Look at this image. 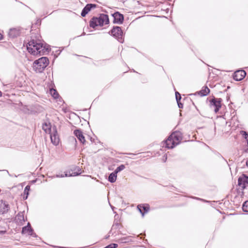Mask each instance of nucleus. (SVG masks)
<instances>
[{
    "label": "nucleus",
    "instance_id": "obj_9",
    "mask_svg": "<svg viewBox=\"0 0 248 248\" xmlns=\"http://www.w3.org/2000/svg\"><path fill=\"white\" fill-rule=\"evenodd\" d=\"M10 207L9 204L3 201H0V214H4L8 212Z\"/></svg>",
    "mask_w": 248,
    "mask_h": 248
},
{
    "label": "nucleus",
    "instance_id": "obj_1",
    "mask_svg": "<svg viewBox=\"0 0 248 248\" xmlns=\"http://www.w3.org/2000/svg\"><path fill=\"white\" fill-rule=\"evenodd\" d=\"M28 52L32 55H43L46 52H48V46L44 45L40 40H32L30 41L27 46Z\"/></svg>",
    "mask_w": 248,
    "mask_h": 248
},
{
    "label": "nucleus",
    "instance_id": "obj_14",
    "mask_svg": "<svg viewBox=\"0 0 248 248\" xmlns=\"http://www.w3.org/2000/svg\"><path fill=\"white\" fill-rule=\"evenodd\" d=\"M32 230L31 228L29 223H28L27 226H25L22 228V233L26 235H32Z\"/></svg>",
    "mask_w": 248,
    "mask_h": 248
},
{
    "label": "nucleus",
    "instance_id": "obj_22",
    "mask_svg": "<svg viewBox=\"0 0 248 248\" xmlns=\"http://www.w3.org/2000/svg\"><path fill=\"white\" fill-rule=\"evenodd\" d=\"M30 189V186H27L24 191V194L26 195V197H24V199H27L28 198V196L29 195V191Z\"/></svg>",
    "mask_w": 248,
    "mask_h": 248
},
{
    "label": "nucleus",
    "instance_id": "obj_17",
    "mask_svg": "<svg viewBox=\"0 0 248 248\" xmlns=\"http://www.w3.org/2000/svg\"><path fill=\"white\" fill-rule=\"evenodd\" d=\"M19 34V31L16 29H11L9 32V35L12 37H15Z\"/></svg>",
    "mask_w": 248,
    "mask_h": 248
},
{
    "label": "nucleus",
    "instance_id": "obj_20",
    "mask_svg": "<svg viewBox=\"0 0 248 248\" xmlns=\"http://www.w3.org/2000/svg\"><path fill=\"white\" fill-rule=\"evenodd\" d=\"M210 92V90L207 87H204L200 92V94L202 96H205Z\"/></svg>",
    "mask_w": 248,
    "mask_h": 248
},
{
    "label": "nucleus",
    "instance_id": "obj_26",
    "mask_svg": "<svg viewBox=\"0 0 248 248\" xmlns=\"http://www.w3.org/2000/svg\"><path fill=\"white\" fill-rule=\"evenodd\" d=\"M241 133L243 134V135H245V138L246 139L247 141V143L248 145V134L247 133L246 131H242Z\"/></svg>",
    "mask_w": 248,
    "mask_h": 248
},
{
    "label": "nucleus",
    "instance_id": "obj_11",
    "mask_svg": "<svg viewBox=\"0 0 248 248\" xmlns=\"http://www.w3.org/2000/svg\"><path fill=\"white\" fill-rule=\"evenodd\" d=\"M114 17V22L117 23H122L124 20L123 15L119 12H115L112 15Z\"/></svg>",
    "mask_w": 248,
    "mask_h": 248
},
{
    "label": "nucleus",
    "instance_id": "obj_21",
    "mask_svg": "<svg viewBox=\"0 0 248 248\" xmlns=\"http://www.w3.org/2000/svg\"><path fill=\"white\" fill-rule=\"evenodd\" d=\"M50 93L54 98H57L59 94L56 90L54 89H50L49 90Z\"/></svg>",
    "mask_w": 248,
    "mask_h": 248
},
{
    "label": "nucleus",
    "instance_id": "obj_15",
    "mask_svg": "<svg viewBox=\"0 0 248 248\" xmlns=\"http://www.w3.org/2000/svg\"><path fill=\"white\" fill-rule=\"evenodd\" d=\"M80 173L77 172H72L70 173V172H65L63 174H62L61 175L58 174L56 176V177H70V176H77Z\"/></svg>",
    "mask_w": 248,
    "mask_h": 248
},
{
    "label": "nucleus",
    "instance_id": "obj_23",
    "mask_svg": "<svg viewBox=\"0 0 248 248\" xmlns=\"http://www.w3.org/2000/svg\"><path fill=\"white\" fill-rule=\"evenodd\" d=\"M125 169V166L124 165H121L116 168L114 171L115 173L117 174L119 172L124 170Z\"/></svg>",
    "mask_w": 248,
    "mask_h": 248
},
{
    "label": "nucleus",
    "instance_id": "obj_30",
    "mask_svg": "<svg viewBox=\"0 0 248 248\" xmlns=\"http://www.w3.org/2000/svg\"><path fill=\"white\" fill-rule=\"evenodd\" d=\"M2 96V93L0 91V97Z\"/></svg>",
    "mask_w": 248,
    "mask_h": 248
},
{
    "label": "nucleus",
    "instance_id": "obj_27",
    "mask_svg": "<svg viewBox=\"0 0 248 248\" xmlns=\"http://www.w3.org/2000/svg\"><path fill=\"white\" fill-rule=\"evenodd\" d=\"M177 103L179 108H183V104L182 103H181L179 101L177 102Z\"/></svg>",
    "mask_w": 248,
    "mask_h": 248
},
{
    "label": "nucleus",
    "instance_id": "obj_13",
    "mask_svg": "<svg viewBox=\"0 0 248 248\" xmlns=\"http://www.w3.org/2000/svg\"><path fill=\"white\" fill-rule=\"evenodd\" d=\"M95 5L92 4H87L83 9L82 12H81V16L83 17H84L88 13V12L91 10L92 7H95Z\"/></svg>",
    "mask_w": 248,
    "mask_h": 248
},
{
    "label": "nucleus",
    "instance_id": "obj_5",
    "mask_svg": "<svg viewBox=\"0 0 248 248\" xmlns=\"http://www.w3.org/2000/svg\"><path fill=\"white\" fill-rule=\"evenodd\" d=\"M210 107L217 113L221 108V99L214 98L210 101Z\"/></svg>",
    "mask_w": 248,
    "mask_h": 248
},
{
    "label": "nucleus",
    "instance_id": "obj_28",
    "mask_svg": "<svg viewBox=\"0 0 248 248\" xmlns=\"http://www.w3.org/2000/svg\"><path fill=\"white\" fill-rule=\"evenodd\" d=\"M2 38V35L0 33V40Z\"/></svg>",
    "mask_w": 248,
    "mask_h": 248
},
{
    "label": "nucleus",
    "instance_id": "obj_3",
    "mask_svg": "<svg viewBox=\"0 0 248 248\" xmlns=\"http://www.w3.org/2000/svg\"><path fill=\"white\" fill-rule=\"evenodd\" d=\"M47 57H43L35 61L33 63V69L37 73H41L49 64Z\"/></svg>",
    "mask_w": 248,
    "mask_h": 248
},
{
    "label": "nucleus",
    "instance_id": "obj_25",
    "mask_svg": "<svg viewBox=\"0 0 248 248\" xmlns=\"http://www.w3.org/2000/svg\"><path fill=\"white\" fill-rule=\"evenodd\" d=\"M175 97L177 102L179 101L181 98L180 94L177 92L175 93Z\"/></svg>",
    "mask_w": 248,
    "mask_h": 248
},
{
    "label": "nucleus",
    "instance_id": "obj_6",
    "mask_svg": "<svg viewBox=\"0 0 248 248\" xmlns=\"http://www.w3.org/2000/svg\"><path fill=\"white\" fill-rule=\"evenodd\" d=\"M51 142L54 145H57L60 142V139L57 134V131L55 127L52 128V132L49 134Z\"/></svg>",
    "mask_w": 248,
    "mask_h": 248
},
{
    "label": "nucleus",
    "instance_id": "obj_16",
    "mask_svg": "<svg viewBox=\"0 0 248 248\" xmlns=\"http://www.w3.org/2000/svg\"><path fill=\"white\" fill-rule=\"evenodd\" d=\"M42 128L46 133H48V134L52 132V129L51 128L50 123H44L42 125Z\"/></svg>",
    "mask_w": 248,
    "mask_h": 248
},
{
    "label": "nucleus",
    "instance_id": "obj_8",
    "mask_svg": "<svg viewBox=\"0 0 248 248\" xmlns=\"http://www.w3.org/2000/svg\"><path fill=\"white\" fill-rule=\"evenodd\" d=\"M246 75L244 70H238L233 75V79L236 81H240L243 79Z\"/></svg>",
    "mask_w": 248,
    "mask_h": 248
},
{
    "label": "nucleus",
    "instance_id": "obj_18",
    "mask_svg": "<svg viewBox=\"0 0 248 248\" xmlns=\"http://www.w3.org/2000/svg\"><path fill=\"white\" fill-rule=\"evenodd\" d=\"M117 178V174L113 172L110 174L108 176V181L111 183H114L116 181Z\"/></svg>",
    "mask_w": 248,
    "mask_h": 248
},
{
    "label": "nucleus",
    "instance_id": "obj_12",
    "mask_svg": "<svg viewBox=\"0 0 248 248\" xmlns=\"http://www.w3.org/2000/svg\"><path fill=\"white\" fill-rule=\"evenodd\" d=\"M111 35L115 37H119L122 35L123 32L119 27H114L110 31Z\"/></svg>",
    "mask_w": 248,
    "mask_h": 248
},
{
    "label": "nucleus",
    "instance_id": "obj_24",
    "mask_svg": "<svg viewBox=\"0 0 248 248\" xmlns=\"http://www.w3.org/2000/svg\"><path fill=\"white\" fill-rule=\"evenodd\" d=\"M242 209L244 212H248V201H246L244 203Z\"/></svg>",
    "mask_w": 248,
    "mask_h": 248
},
{
    "label": "nucleus",
    "instance_id": "obj_29",
    "mask_svg": "<svg viewBox=\"0 0 248 248\" xmlns=\"http://www.w3.org/2000/svg\"><path fill=\"white\" fill-rule=\"evenodd\" d=\"M246 165L248 167V160L246 162Z\"/></svg>",
    "mask_w": 248,
    "mask_h": 248
},
{
    "label": "nucleus",
    "instance_id": "obj_10",
    "mask_svg": "<svg viewBox=\"0 0 248 248\" xmlns=\"http://www.w3.org/2000/svg\"><path fill=\"white\" fill-rule=\"evenodd\" d=\"M74 135L78 140L83 144L85 142V137L83 136L82 132L78 129L76 130L74 132Z\"/></svg>",
    "mask_w": 248,
    "mask_h": 248
},
{
    "label": "nucleus",
    "instance_id": "obj_4",
    "mask_svg": "<svg viewBox=\"0 0 248 248\" xmlns=\"http://www.w3.org/2000/svg\"><path fill=\"white\" fill-rule=\"evenodd\" d=\"M109 23L108 16L107 15L102 14L99 17H93L90 21V26L95 28L96 26H102Z\"/></svg>",
    "mask_w": 248,
    "mask_h": 248
},
{
    "label": "nucleus",
    "instance_id": "obj_19",
    "mask_svg": "<svg viewBox=\"0 0 248 248\" xmlns=\"http://www.w3.org/2000/svg\"><path fill=\"white\" fill-rule=\"evenodd\" d=\"M142 208L144 210V212L145 213L147 212L149 210V206L148 205H144L141 206V205H139L138 206V208L139 209L140 212L142 214V216H143L144 214L142 213V210L141 208Z\"/></svg>",
    "mask_w": 248,
    "mask_h": 248
},
{
    "label": "nucleus",
    "instance_id": "obj_2",
    "mask_svg": "<svg viewBox=\"0 0 248 248\" xmlns=\"http://www.w3.org/2000/svg\"><path fill=\"white\" fill-rule=\"evenodd\" d=\"M182 139L180 132L175 131L172 133L165 141L166 147L168 148H173L178 144Z\"/></svg>",
    "mask_w": 248,
    "mask_h": 248
},
{
    "label": "nucleus",
    "instance_id": "obj_7",
    "mask_svg": "<svg viewBox=\"0 0 248 248\" xmlns=\"http://www.w3.org/2000/svg\"><path fill=\"white\" fill-rule=\"evenodd\" d=\"M238 186L244 189L248 186V177L243 175L238 179Z\"/></svg>",
    "mask_w": 248,
    "mask_h": 248
}]
</instances>
